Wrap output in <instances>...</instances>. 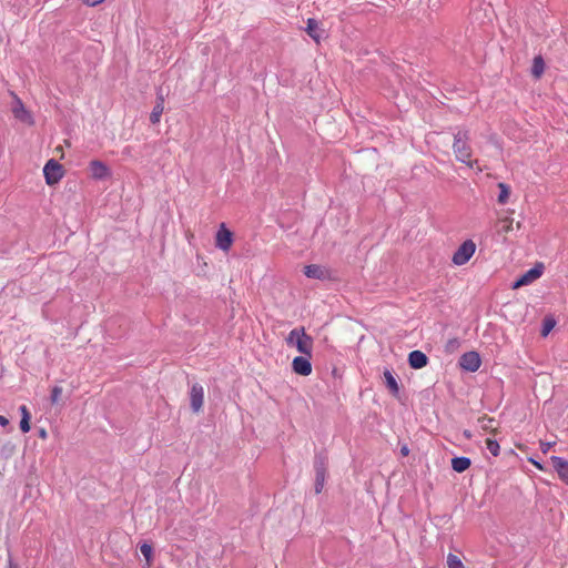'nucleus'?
<instances>
[{"label":"nucleus","mask_w":568,"mask_h":568,"mask_svg":"<svg viewBox=\"0 0 568 568\" xmlns=\"http://www.w3.org/2000/svg\"><path fill=\"white\" fill-rule=\"evenodd\" d=\"M452 149L456 161L465 164L469 169H475L477 166L478 161L473 158L469 130L459 128L454 133Z\"/></svg>","instance_id":"f257e3e1"},{"label":"nucleus","mask_w":568,"mask_h":568,"mask_svg":"<svg viewBox=\"0 0 568 568\" xmlns=\"http://www.w3.org/2000/svg\"><path fill=\"white\" fill-rule=\"evenodd\" d=\"M285 342L288 346L295 347L302 355L312 357L314 341L312 336L306 334L304 327L292 329L285 338Z\"/></svg>","instance_id":"f03ea898"},{"label":"nucleus","mask_w":568,"mask_h":568,"mask_svg":"<svg viewBox=\"0 0 568 568\" xmlns=\"http://www.w3.org/2000/svg\"><path fill=\"white\" fill-rule=\"evenodd\" d=\"M476 244L473 240L464 241L453 254L452 262L457 266L465 265L475 254Z\"/></svg>","instance_id":"7ed1b4c3"},{"label":"nucleus","mask_w":568,"mask_h":568,"mask_svg":"<svg viewBox=\"0 0 568 568\" xmlns=\"http://www.w3.org/2000/svg\"><path fill=\"white\" fill-rule=\"evenodd\" d=\"M43 175L48 185H54L64 176V169L58 161L51 159L43 168Z\"/></svg>","instance_id":"20e7f679"},{"label":"nucleus","mask_w":568,"mask_h":568,"mask_svg":"<svg viewBox=\"0 0 568 568\" xmlns=\"http://www.w3.org/2000/svg\"><path fill=\"white\" fill-rule=\"evenodd\" d=\"M544 273V264L537 263L532 268L528 270L524 273L516 282L513 284V290H517L521 286L529 285L538 280Z\"/></svg>","instance_id":"39448f33"},{"label":"nucleus","mask_w":568,"mask_h":568,"mask_svg":"<svg viewBox=\"0 0 568 568\" xmlns=\"http://www.w3.org/2000/svg\"><path fill=\"white\" fill-rule=\"evenodd\" d=\"M233 244V233L222 223L215 235V245L224 252H229Z\"/></svg>","instance_id":"423d86ee"},{"label":"nucleus","mask_w":568,"mask_h":568,"mask_svg":"<svg viewBox=\"0 0 568 568\" xmlns=\"http://www.w3.org/2000/svg\"><path fill=\"white\" fill-rule=\"evenodd\" d=\"M459 365L463 369L474 373L479 369L481 359L477 352L471 351L462 355Z\"/></svg>","instance_id":"0eeeda50"},{"label":"nucleus","mask_w":568,"mask_h":568,"mask_svg":"<svg viewBox=\"0 0 568 568\" xmlns=\"http://www.w3.org/2000/svg\"><path fill=\"white\" fill-rule=\"evenodd\" d=\"M13 97H14V104L12 106L13 116L17 120H19L28 125H33L34 120H33L32 114L26 109L22 101L16 94H13Z\"/></svg>","instance_id":"6e6552de"},{"label":"nucleus","mask_w":568,"mask_h":568,"mask_svg":"<svg viewBox=\"0 0 568 568\" xmlns=\"http://www.w3.org/2000/svg\"><path fill=\"white\" fill-rule=\"evenodd\" d=\"M311 358L307 355L296 356L292 362V369L295 374L301 376H308L312 374Z\"/></svg>","instance_id":"1a4fd4ad"},{"label":"nucleus","mask_w":568,"mask_h":568,"mask_svg":"<svg viewBox=\"0 0 568 568\" xmlns=\"http://www.w3.org/2000/svg\"><path fill=\"white\" fill-rule=\"evenodd\" d=\"M89 171L93 180H103L111 175L109 166L100 160H92L89 163Z\"/></svg>","instance_id":"9d476101"},{"label":"nucleus","mask_w":568,"mask_h":568,"mask_svg":"<svg viewBox=\"0 0 568 568\" xmlns=\"http://www.w3.org/2000/svg\"><path fill=\"white\" fill-rule=\"evenodd\" d=\"M190 402L193 412L199 413L202 409L204 403V389L202 385L197 383L192 385L190 392Z\"/></svg>","instance_id":"9b49d317"},{"label":"nucleus","mask_w":568,"mask_h":568,"mask_svg":"<svg viewBox=\"0 0 568 568\" xmlns=\"http://www.w3.org/2000/svg\"><path fill=\"white\" fill-rule=\"evenodd\" d=\"M550 462L560 480L568 485V460L559 456H551Z\"/></svg>","instance_id":"f8f14e48"},{"label":"nucleus","mask_w":568,"mask_h":568,"mask_svg":"<svg viewBox=\"0 0 568 568\" xmlns=\"http://www.w3.org/2000/svg\"><path fill=\"white\" fill-rule=\"evenodd\" d=\"M304 274L308 278L326 280L329 277V271L321 265L311 264L304 267Z\"/></svg>","instance_id":"ddd939ff"},{"label":"nucleus","mask_w":568,"mask_h":568,"mask_svg":"<svg viewBox=\"0 0 568 568\" xmlns=\"http://www.w3.org/2000/svg\"><path fill=\"white\" fill-rule=\"evenodd\" d=\"M480 429L485 433L497 435L499 433V425L496 423L494 417L488 415H483L477 419Z\"/></svg>","instance_id":"4468645a"},{"label":"nucleus","mask_w":568,"mask_h":568,"mask_svg":"<svg viewBox=\"0 0 568 568\" xmlns=\"http://www.w3.org/2000/svg\"><path fill=\"white\" fill-rule=\"evenodd\" d=\"M408 364L414 369H420L428 364V357L422 351H413L408 354Z\"/></svg>","instance_id":"2eb2a0df"},{"label":"nucleus","mask_w":568,"mask_h":568,"mask_svg":"<svg viewBox=\"0 0 568 568\" xmlns=\"http://www.w3.org/2000/svg\"><path fill=\"white\" fill-rule=\"evenodd\" d=\"M305 31L316 43L321 42L323 30L320 28L318 21L313 18L307 19Z\"/></svg>","instance_id":"dca6fc26"},{"label":"nucleus","mask_w":568,"mask_h":568,"mask_svg":"<svg viewBox=\"0 0 568 568\" xmlns=\"http://www.w3.org/2000/svg\"><path fill=\"white\" fill-rule=\"evenodd\" d=\"M21 420H20V429L22 433H28L31 429L30 419L31 415L26 405L20 406Z\"/></svg>","instance_id":"f3484780"},{"label":"nucleus","mask_w":568,"mask_h":568,"mask_svg":"<svg viewBox=\"0 0 568 568\" xmlns=\"http://www.w3.org/2000/svg\"><path fill=\"white\" fill-rule=\"evenodd\" d=\"M514 220L509 216L501 217L497 221V232L500 234H507L513 231Z\"/></svg>","instance_id":"a211bd4d"},{"label":"nucleus","mask_w":568,"mask_h":568,"mask_svg":"<svg viewBox=\"0 0 568 568\" xmlns=\"http://www.w3.org/2000/svg\"><path fill=\"white\" fill-rule=\"evenodd\" d=\"M470 459L467 457H455L452 459V467L457 473H463L470 467Z\"/></svg>","instance_id":"6ab92c4d"},{"label":"nucleus","mask_w":568,"mask_h":568,"mask_svg":"<svg viewBox=\"0 0 568 568\" xmlns=\"http://www.w3.org/2000/svg\"><path fill=\"white\" fill-rule=\"evenodd\" d=\"M384 378H385V383H386V386L388 387V389L394 395H397L399 392L398 383L389 369L384 371Z\"/></svg>","instance_id":"aec40b11"},{"label":"nucleus","mask_w":568,"mask_h":568,"mask_svg":"<svg viewBox=\"0 0 568 568\" xmlns=\"http://www.w3.org/2000/svg\"><path fill=\"white\" fill-rule=\"evenodd\" d=\"M544 71H545V62H544L542 58L540 55L535 57L534 61H532V68H531L532 75L536 79H538L541 77Z\"/></svg>","instance_id":"412c9836"},{"label":"nucleus","mask_w":568,"mask_h":568,"mask_svg":"<svg viewBox=\"0 0 568 568\" xmlns=\"http://www.w3.org/2000/svg\"><path fill=\"white\" fill-rule=\"evenodd\" d=\"M164 106H163V98L160 97L156 105L153 108L151 114H150V121L155 124L160 121V118L163 113Z\"/></svg>","instance_id":"4be33fe9"},{"label":"nucleus","mask_w":568,"mask_h":568,"mask_svg":"<svg viewBox=\"0 0 568 568\" xmlns=\"http://www.w3.org/2000/svg\"><path fill=\"white\" fill-rule=\"evenodd\" d=\"M325 468L323 466L316 467L315 493L320 494L323 490L325 483Z\"/></svg>","instance_id":"5701e85b"},{"label":"nucleus","mask_w":568,"mask_h":568,"mask_svg":"<svg viewBox=\"0 0 568 568\" xmlns=\"http://www.w3.org/2000/svg\"><path fill=\"white\" fill-rule=\"evenodd\" d=\"M499 189V195H498V203L499 204H506L508 202L509 195H510V187L506 183H498Z\"/></svg>","instance_id":"b1692460"},{"label":"nucleus","mask_w":568,"mask_h":568,"mask_svg":"<svg viewBox=\"0 0 568 568\" xmlns=\"http://www.w3.org/2000/svg\"><path fill=\"white\" fill-rule=\"evenodd\" d=\"M141 554L145 558L148 568L152 566L153 562V549L152 546L144 542L140 546Z\"/></svg>","instance_id":"393cba45"},{"label":"nucleus","mask_w":568,"mask_h":568,"mask_svg":"<svg viewBox=\"0 0 568 568\" xmlns=\"http://www.w3.org/2000/svg\"><path fill=\"white\" fill-rule=\"evenodd\" d=\"M447 567L448 568H465L462 559L454 554L447 555Z\"/></svg>","instance_id":"a878e982"},{"label":"nucleus","mask_w":568,"mask_h":568,"mask_svg":"<svg viewBox=\"0 0 568 568\" xmlns=\"http://www.w3.org/2000/svg\"><path fill=\"white\" fill-rule=\"evenodd\" d=\"M486 446H487V449L490 452V454L495 457L499 456L500 454V446L498 444L497 440L493 439V438H487L486 439Z\"/></svg>","instance_id":"bb28decb"},{"label":"nucleus","mask_w":568,"mask_h":568,"mask_svg":"<svg viewBox=\"0 0 568 568\" xmlns=\"http://www.w3.org/2000/svg\"><path fill=\"white\" fill-rule=\"evenodd\" d=\"M556 321L552 317H546L542 323L541 335L546 337L555 327Z\"/></svg>","instance_id":"cd10ccee"},{"label":"nucleus","mask_w":568,"mask_h":568,"mask_svg":"<svg viewBox=\"0 0 568 568\" xmlns=\"http://www.w3.org/2000/svg\"><path fill=\"white\" fill-rule=\"evenodd\" d=\"M61 394H62V387L60 386H54L52 389H51V403L52 404H58L59 400H60V397H61Z\"/></svg>","instance_id":"c85d7f7f"},{"label":"nucleus","mask_w":568,"mask_h":568,"mask_svg":"<svg viewBox=\"0 0 568 568\" xmlns=\"http://www.w3.org/2000/svg\"><path fill=\"white\" fill-rule=\"evenodd\" d=\"M446 351L447 352H454L459 347V341L458 338H452L446 343Z\"/></svg>","instance_id":"c756f323"},{"label":"nucleus","mask_w":568,"mask_h":568,"mask_svg":"<svg viewBox=\"0 0 568 568\" xmlns=\"http://www.w3.org/2000/svg\"><path fill=\"white\" fill-rule=\"evenodd\" d=\"M84 4L94 7L102 3L104 0H81Z\"/></svg>","instance_id":"7c9ffc66"},{"label":"nucleus","mask_w":568,"mask_h":568,"mask_svg":"<svg viewBox=\"0 0 568 568\" xmlns=\"http://www.w3.org/2000/svg\"><path fill=\"white\" fill-rule=\"evenodd\" d=\"M551 447L550 443L540 442V449L544 454H546Z\"/></svg>","instance_id":"2f4dec72"},{"label":"nucleus","mask_w":568,"mask_h":568,"mask_svg":"<svg viewBox=\"0 0 568 568\" xmlns=\"http://www.w3.org/2000/svg\"><path fill=\"white\" fill-rule=\"evenodd\" d=\"M528 462L530 464H532L539 470H544L545 469L544 466L539 462L535 460L534 458H528Z\"/></svg>","instance_id":"473e14b6"},{"label":"nucleus","mask_w":568,"mask_h":568,"mask_svg":"<svg viewBox=\"0 0 568 568\" xmlns=\"http://www.w3.org/2000/svg\"><path fill=\"white\" fill-rule=\"evenodd\" d=\"M9 424V420L7 417L0 415V425L1 426H7Z\"/></svg>","instance_id":"72a5a7b5"},{"label":"nucleus","mask_w":568,"mask_h":568,"mask_svg":"<svg viewBox=\"0 0 568 568\" xmlns=\"http://www.w3.org/2000/svg\"><path fill=\"white\" fill-rule=\"evenodd\" d=\"M463 434H464V436H465L467 439H470V438L473 437L471 432H470V430H468V429H465Z\"/></svg>","instance_id":"f704fd0d"},{"label":"nucleus","mask_w":568,"mask_h":568,"mask_svg":"<svg viewBox=\"0 0 568 568\" xmlns=\"http://www.w3.org/2000/svg\"><path fill=\"white\" fill-rule=\"evenodd\" d=\"M408 448L406 446L402 447L400 449V453L404 455V456H407L408 455Z\"/></svg>","instance_id":"c9c22d12"},{"label":"nucleus","mask_w":568,"mask_h":568,"mask_svg":"<svg viewBox=\"0 0 568 568\" xmlns=\"http://www.w3.org/2000/svg\"><path fill=\"white\" fill-rule=\"evenodd\" d=\"M40 437H41V438H45V437H47V432H45V429H41V430H40Z\"/></svg>","instance_id":"e433bc0d"},{"label":"nucleus","mask_w":568,"mask_h":568,"mask_svg":"<svg viewBox=\"0 0 568 568\" xmlns=\"http://www.w3.org/2000/svg\"><path fill=\"white\" fill-rule=\"evenodd\" d=\"M9 568H18L17 565H14L11 559H9Z\"/></svg>","instance_id":"4c0bfd02"},{"label":"nucleus","mask_w":568,"mask_h":568,"mask_svg":"<svg viewBox=\"0 0 568 568\" xmlns=\"http://www.w3.org/2000/svg\"><path fill=\"white\" fill-rule=\"evenodd\" d=\"M516 226H517V229H520V227H521V223H520V222H518V223L516 224Z\"/></svg>","instance_id":"58836bf2"}]
</instances>
